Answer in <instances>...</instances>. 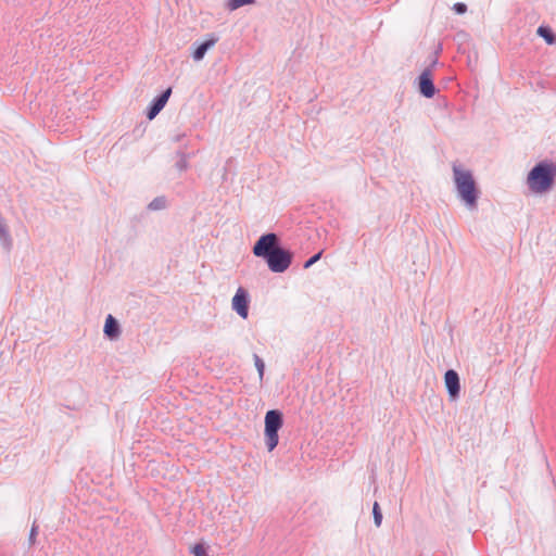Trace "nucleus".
I'll list each match as a JSON object with an SVG mask.
<instances>
[{"label": "nucleus", "instance_id": "nucleus-1", "mask_svg": "<svg viewBox=\"0 0 556 556\" xmlns=\"http://www.w3.org/2000/svg\"><path fill=\"white\" fill-rule=\"evenodd\" d=\"M256 257L263 258L273 273H285L292 264L293 253L285 249L277 233L262 235L252 249Z\"/></svg>", "mask_w": 556, "mask_h": 556}, {"label": "nucleus", "instance_id": "nucleus-2", "mask_svg": "<svg viewBox=\"0 0 556 556\" xmlns=\"http://www.w3.org/2000/svg\"><path fill=\"white\" fill-rule=\"evenodd\" d=\"M453 179L460 201L464 202L468 210H476L478 206L479 189L472 173L454 164Z\"/></svg>", "mask_w": 556, "mask_h": 556}, {"label": "nucleus", "instance_id": "nucleus-3", "mask_svg": "<svg viewBox=\"0 0 556 556\" xmlns=\"http://www.w3.org/2000/svg\"><path fill=\"white\" fill-rule=\"evenodd\" d=\"M556 178V164L548 161H542L535 164L529 172L527 184L529 189L535 193L548 191Z\"/></svg>", "mask_w": 556, "mask_h": 556}, {"label": "nucleus", "instance_id": "nucleus-4", "mask_svg": "<svg viewBox=\"0 0 556 556\" xmlns=\"http://www.w3.org/2000/svg\"><path fill=\"white\" fill-rule=\"evenodd\" d=\"M265 444L268 452L276 448L279 442V430L283 426V415L279 409H269L265 414Z\"/></svg>", "mask_w": 556, "mask_h": 556}, {"label": "nucleus", "instance_id": "nucleus-5", "mask_svg": "<svg viewBox=\"0 0 556 556\" xmlns=\"http://www.w3.org/2000/svg\"><path fill=\"white\" fill-rule=\"evenodd\" d=\"M437 53H438V51L435 52V55L430 63V66L425 68L418 77L419 92L421 96H424L425 98H428V99L433 98L437 92V88H435L433 79H432V68L438 64Z\"/></svg>", "mask_w": 556, "mask_h": 556}, {"label": "nucleus", "instance_id": "nucleus-6", "mask_svg": "<svg viewBox=\"0 0 556 556\" xmlns=\"http://www.w3.org/2000/svg\"><path fill=\"white\" fill-rule=\"evenodd\" d=\"M249 303L250 298L248 291L239 287L232 298L231 306L232 309L243 319L248 318L249 315Z\"/></svg>", "mask_w": 556, "mask_h": 556}, {"label": "nucleus", "instance_id": "nucleus-7", "mask_svg": "<svg viewBox=\"0 0 556 556\" xmlns=\"http://www.w3.org/2000/svg\"><path fill=\"white\" fill-rule=\"evenodd\" d=\"M172 94V87H168L164 91H162L160 94L154 97L152 101L150 102L149 106L147 108L146 116L148 119L152 121L157 116V114L163 110V108L166 105L169 97Z\"/></svg>", "mask_w": 556, "mask_h": 556}, {"label": "nucleus", "instance_id": "nucleus-8", "mask_svg": "<svg viewBox=\"0 0 556 556\" xmlns=\"http://www.w3.org/2000/svg\"><path fill=\"white\" fill-rule=\"evenodd\" d=\"M444 383L451 401L459 397L460 393V379L459 375L454 369H448L444 375Z\"/></svg>", "mask_w": 556, "mask_h": 556}, {"label": "nucleus", "instance_id": "nucleus-9", "mask_svg": "<svg viewBox=\"0 0 556 556\" xmlns=\"http://www.w3.org/2000/svg\"><path fill=\"white\" fill-rule=\"evenodd\" d=\"M218 41V37H216L214 34H210L207 36V39L197 45L194 51L192 52V58L194 61H201L208 49H211L215 43Z\"/></svg>", "mask_w": 556, "mask_h": 556}, {"label": "nucleus", "instance_id": "nucleus-10", "mask_svg": "<svg viewBox=\"0 0 556 556\" xmlns=\"http://www.w3.org/2000/svg\"><path fill=\"white\" fill-rule=\"evenodd\" d=\"M104 336L109 338L110 340H115L121 334V326L115 317L112 315H108L104 328H103Z\"/></svg>", "mask_w": 556, "mask_h": 556}, {"label": "nucleus", "instance_id": "nucleus-11", "mask_svg": "<svg viewBox=\"0 0 556 556\" xmlns=\"http://www.w3.org/2000/svg\"><path fill=\"white\" fill-rule=\"evenodd\" d=\"M177 156L179 157L178 161L176 162L175 166L176 168L179 170V172H185L188 169L189 167V154H187L186 152H184L182 150H178L176 152Z\"/></svg>", "mask_w": 556, "mask_h": 556}, {"label": "nucleus", "instance_id": "nucleus-12", "mask_svg": "<svg viewBox=\"0 0 556 556\" xmlns=\"http://www.w3.org/2000/svg\"><path fill=\"white\" fill-rule=\"evenodd\" d=\"M167 200L164 195L154 198L147 206L149 211H161L166 208Z\"/></svg>", "mask_w": 556, "mask_h": 556}, {"label": "nucleus", "instance_id": "nucleus-13", "mask_svg": "<svg viewBox=\"0 0 556 556\" xmlns=\"http://www.w3.org/2000/svg\"><path fill=\"white\" fill-rule=\"evenodd\" d=\"M538 34L544 38V40L548 43V45H552L555 42V35L554 33L547 28V27H544V26H540L538 28Z\"/></svg>", "mask_w": 556, "mask_h": 556}, {"label": "nucleus", "instance_id": "nucleus-14", "mask_svg": "<svg viewBox=\"0 0 556 556\" xmlns=\"http://www.w3.org/2000/svg\"><path fill=\"white\" fill-rule=\"evenodd\" d=\"M372 516L375 526L380 527L382 523V513L378 502H375L372 505Z\"/></svg>", "mask_w": 556, "mask_h": 556}, {"label": "nucleus", "instance_id": "nucleus-15", "mask_svg": "<svg viewBox=\"0 0 556 556\" xmlns=\"http://www.w3.org/2000/svg\"><path fill=\"white\" fill-rule=\"evenodd\" d=\"M255 0H229L227 7L229 10L233 11L243 5L252 4Z\"/></svg>", "mask_w": 556, "mask_h": 556}, {"label": "nucleus", "instance_id": "nucleus-16", "mask_svg": "<svg viewBox=\"0 0 556 556\" xmlns=\"http://www.w3.org/2000/svg\"><path fill=\"white\" fill-rule=\"evenodd\" d=\"M253 359H254L255 368L258 372V377L262 380L263 376H264V371H265V363L257 354L253 355Z\"/></svg>", "mask_w": 556, "mask_h": 556}, {"label": "nucleus", "instance_id": "nucleus-17", "mask_svg": "<svg viewBox=\"0 0 556 556\" xmlns=\"http://www.w3.org/2000/svg\"><path fill=\"white\" fill-rule=\"evenodd\" d=\"M321 254H323V251H319V252L315 253L314 255H312L308 260L305 261L303 267L305 269H307L311 266H313L317 261L320 260Z\"/></svg>", "mask_w": 556, "mask_h": 556}, {"label": "nucleus", "instance_id": "nucleus-18", "mask_svg": "<svg viewBox=\"0 0 556 556\" xmlns=\"http://www.w3.org/2000/svg\"><path fill=\"white\" fill-rule=\"evenodd\" d=\"M191 553L193 554V556H207V553H206V548L204 547L203 544H195L192 549H191Z\"/></svg>", "mask_w": 556, "mask_h": 556}, {"label": "nucleus", "instance_id": "nucleus-19", "mask_svg": "<svg viewBox=\"0 0 556 556\" xmlns=\"http://www.w3.org/2000/svg\"><path fill=\"white\" fill-rule=\"evenodd\" d=\"M38 534V526L34 522L31 529L29 531L28 542L30 545H34L36 542V536Z\"/></svg>", "mask_w": 556, "mask_h": 556}, {"label": "nucleus", "instance_id": "nucleus-20", "mask_svg": "<svg viewBox=\"0 0 556 556\" xmlns=\"http://www.w3.org/2000/svg\"><path fill=\"white\" fill-rule=\"evenodd\" d=\"M456 14H464L467 12V5L464 2H456L453 7Z\"/></svg>", "mask_w": 556, "mask_h": 556}, {"label": "nucleus", "instance_id": "nucleus-21", "mask_svg": "<svg viewBox=\"0 0 556 556\" xmlns=\"http://www.w3.org/2000/svg\"><path fill=\"white\" fill-rule=\"evenodd\" d=\"M182 137H185V135H184V134H182V135H177V136L174 138V140H175V141H180Z\"/></svg>", "mask_w": 556, "mask_h": 556}]
</instances>
